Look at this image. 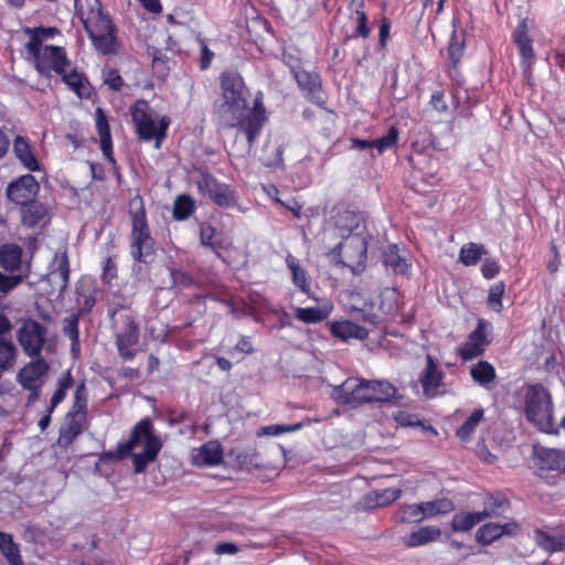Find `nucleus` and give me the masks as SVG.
<instances>
[{"mask_svg": "<svg viewBox=\"0 0 565 565\" xmlns=\"http://www.w3.org/2000/svg\"><path fill=\"white\" fill-rule=\"evenodd\" d=\"M222 97V117L224 124L230 128H237L247 140L250 150L259 137L266 121L267 114L263 102V94L259 92L253 102V107L247 109L248 88L236 71H224L220 75Z\"/></svg>", "mask_w": 565, "mask_h": 565, "instance_id": "f257e3e1", "label": "nucleus"}, {"mask_svg": "<svg viewBox=\"0 0 565 565\" xmlns=\"http://www.w3.org/2000/svg\"><path fill=\"white\" fill-rule=\"evenodd\" d=\"M161 448L162 443L153 434L152 422L145 417L132 427L128 440L118 443L116 450L102 452L99 461L116 462L132 456L135 472L142 473L148 465L156 460Z\"/></svg>", "mask_w": 565, "mask_h": 565, "instance_id": "f03ea898", "label": "nucleus"}, {"mask_svg": "<svg viewBox=\"0 0 565 565\" xmlns=\"http://www.w3.org/2000/svg\"><path fill=\"white\" fill-rule=\"evenodd\" d=\"M74 8L94 47L102 54L115 53L117 28L100 0H74Z\"/></svg>", "mask_w": 565, "mask_h": 565, "instance_id": "7ed1b4c3", "label": "nucleus"}, {"mask_svg": "<svg viewBox=\"0 0 565 565\" xmlns=\"http://www.w3.org/2000/svg\"><path fill=\"white\" fill-rule=\"evenodd\" d=\"M396 387L387 381L347 379L333 390L335 399L356 408L364 404L386 403L396 396Z\"/></svg>", "mask_w": 565, "mask_h": 565, "instance_id": "20e7f679", "label": "nucleus"}, {"mask_svg": "<svg viewBox=\"0 0 565 565\" xmlns=\"http://www.w3.org/2000/svg\"><path fill=\"white\" fill-rule=\"evenodd\" d=\"M131 231L129 253L135 262L151 264L156 258V241L151 235L143 199L136 194L129 201L128 210Z\"/></svg>", "mask_w": 565, "mask_h": 565, "instance_id": "39448f33", "label": "nucleus"}, {"mask_svg": "<svg viewBox=\"0 0 565 565\" xmlns=\"http://www.w3.org/2000/svg\"><path fill=\"white\" fill-rule=\"evenodd\" d=\"M524 402V415L537 430L548 435H557L558 427L554 420L552 394L541 383L524 384L521 387Z\"/></svg>", "mask_w": 565, "mask_h": 565, "instance_id": "423d86ee", "label": "nucleus"}, {"mask_svg": "<svg viewBox=\"0 0 565 565\" xmlns=\"http://www.w3.org/2000/svg\"><path fill=\"white\" fill-rule=\"evenodd\" d=\"M530 468L543 483L557 486L565 475V450L542 445H533L530 456Z\"/></svg>", "mask_w": 565, "mask_h": 565, "instance_id": "0eeeda50", "label": "nucleus"}, {"mask_svg": "<svg viewBox=\"0 0 565 565\" xmlns=\"http://www.w3.org/2000/svg\"><path fill=\"white\" fill-rule=\"evenodd\" d=\"M130 114L138 139L146 142L154 140L156 148H160L162 141L167 138L171 122L170 118L162 116L156 124L151 116L149 103L145 99H138L130 107Z\"/></svg>", "mask_w": 565, "mask_h": 565, "instance_id": "6e6552de", "label": "nucleus"}, {"mask_svg": "<svg viewBox=\"0 0 565 565\" xmlns=\"http://www.w3.org/2000/svg\"><path fill=\"white\" fill-rule=\"evenodd\" d=\"M333 252L338 253L343 266L349 267L353 274H362L366 268L367 241L362 233L343 238Z\"/></svg>", "mask_w": 565, "mask_h": 565, "instance_id": "1a4fd4ad", "label": "nucleus"}, {"mask_svg": "<svg viewBox=\"0 0 565 565\" xmlns=\"http://www.w3.org/2000/svg\"><path fill=\"white\" fill-rule=\"evenodd\" d=\"M196 185L200 193L207 195L220 207L228 209L237 204L236 191L209 172L200 173Z\"/></svg>", "mask_w": 565, "mask_h": 565, "instance_id": "9d476101", "label": "nucleus"}, {"mask_svg": "<svg viewBox=\"0 0 565 565\" xmlns=\"http://www.w3.org/2000/svg\"><path fill=\"white\" fill-rule=\"evenodd\" d=\"M290 72L296 79V83L301 90L302 95L312 104L318 107L327 108V98L323 96L322 79L318 72L306 71L298 64H288Z\"/></svg>", "mask_w": 565, "mask_h": 565, "instance_id": "9b49d317", "label": "nucleus"}, {"mask_svg": "<svg viewBox=\"0 0 565 565\" xmlns=\"http://www.w3.org/2000/svg\"><path fill=\"white\" fill-rule=\"evenodd\" d=\"M47 330L38 320H24L18 331V341L24 353L30 358L41 356Z\"/></svg>", "mask_w": 565, "mask_h": 565, "instance_id": "f8f14e48", "label": "nucleus"}, {"mask_svg": "<svg viewBox=\"0 0 565 565\" xmlns=\"http://www.w3.org/2000/svg\"><path fill=\"white\" fill-rule=\"evenodd\" d=\"M41 55L34 67L42 76L49 77L52 72L60 75L65 68H70L72 65L71 60L67 57L66 50L63 46L44 45Z\"/></svg>", "mask_w": 565, "mask_h": 565, "instance_id": "ddd939ff", "label": "nucleus"}, {"mask_svg": "<svg viewBox=\"0 0 565 565\" xmlns=\"http://www.w3.org/2000/svg\"><path fill=\"white\" fill-rule=\"evenodd\" d=\"M40 184L32 174H23L12 180L7 186V198L17 205H22L35 199Z\"/></svg>", "mask_w": 565, "mask_h": 565, "instance_id": "4468645a", "label": "nucleus"}, {"mask_svg": "<svg viewBox=\"0 0 565 565\" xmlns=\"http://www.w3.org/2000/svg\"><path fill=\"white\" fill-rule=\"evenodd\" d=\"M512 39L520 54L521 66L525 73H530L532 65L535 62V54L533 50V40L529 33L526 19H523L518 23L512 33Z\"/></svg>", "mask_w": 565, "mask_h": 565, "instance_id": "2eb2a0df", "label": "nucleus"}, {"mask_svg": "<svg viewBox=\"0 0 565 565\" xmlns=\"http://www.w3.org/2000/svg\"><path fill=\"white\" fill-rule=\"evenodd\" d=\"M139 328L135 320H128L124 329L116 334V345L119 356L131 361L138 353Z\"/></svg>", "mask_w": 565, "mask_h": 565, "instance_id": "dca6fc26", "label": "nucleus"}, {"mask_svg": "<svg viewBox=\"0 0 565 565\" xmlns=\"http://www.w3.org/2000/svg\"><path fill=\"white\" fill-rule=\"evenodd\" d=\"M203 305L205 309H210L211 313L221 317L224 315H234L238 317L242 316H252L253 315V307L248 306L246 302H244L241 299H230V300H217L214 297L204 296L203 297Z\"/></svg>", "mask_w": 565, "mask_h": 565, "instance_id": "f3484780", "label": "nucleus"}, {"mask_svg": "<svg viewBox=\"0 0 565 565\" xmlns=\"http://www.w3.org/2000/svg\"><path fill=\"white\" fill-rule=\"evenodd\" d=\"M331 221L338 234L345 238L359 233L358 231L363 223V216L360 212L348 207H338L334 210Z\"/></svg>", "mask_w": 565, "mask_h": 565, "instance_id": "a211bd4d", "label": "nucleus"}, {"mask_svg": "<svg viewBox=\"0 0 565 565\" xmlns=\"http://www.w3.org/2000/svg\"><path fill=\"white\" fill-rule=\"evenodd\" d=\"M445 373L439 369L431 355L426 356V366L420 373L419 383L423 393L428 398H434L438 394L439 387L443 385Z\"/></svg>", "mask_w": 565, "mask_h": 565, "instance_id": "6ab92c4d", "label": "nucleus"}, {"mask_svg": "<svg viewBox=\"0 0 565 565\" xmlns=\"http://www.w3.org/2000/svg\"><path fill=\"white\" fill-rule=\"evenodd\" d=\"M32 359L18 372L17 380L22 387L43 385V377L50 370L49 363L42 356H34Z\"/></svg>", "mask_w": 565, "mask_h": 565, "instance_id": "aec40b11", "label": "nucleus"}, {"mask_svg": "<svg viewBox=\"0 0 565 565\" xmlns=\"http://www.w3.org/2000/svg\"><path fill=\"white\" fill-rule=\"evenodd\" d=\"M488 343L487 326L483 320H479L477 328L468 335L458 353L465 361L472 360L484 352Z\"/></svg>", "mask_w": 565, "mask_h": 565, "instance_id": "412c9836", "label": "nucleus"}, {"mask_svg": "<svg viewBox=\"0 0 565 565\" xmlns=\"http://www.w3.org/2000/svg\"><path fill=\"white\" fill-rule=\"evenodd\" d=\"M95 115L96 130L98 132L100 140V150L106 160L108 161V163L111 164V167L118 171L119 167L113 153V140L108 118L100 107L96 108Z\"/></svg>", "mask_w": 565, "mask_h": 565, "instance_id": "4be33fe9", "label": "nucleus"}, {"mask_svg": "<svg viewBox=\"0 0 565 565\" xmlns=\"http://www.w3.org/2000/svg\"><path fill=\"white\" fill-rule=\"evenodd\" d=\"M330 332L334 338L344 342L352 339L364 340L369 335V330L353 320H333L330 323Z\"/></svg>", "mask_w": 565, "mask_h": 565, "instance_id": "5701e85b", "label": "nucleus"}, {"mask_svg": "<svg viewBox=\"0 0 565 565\" xmlns=\"http://www.w3.org/2000/svg\"><path fill=\"white\" fill-rule=\"evenodd\" d=\"M349 8L355 14L354 31L344 38L343 43H348L353 39H367L371 35L372 29L369 24V18L365 12V0H351Z\"/></svg>", "mask_w": 565, "mask_h": 565, "instance_id": "b1692460", "label": "nucleus"}, {"mask_svg": "<svg viewBox=\"0 0 565 565\" xmlns=\"http://www.w3.org/2000/svg\"><path fill=\"white\" fill-rule=\"evenodd\" d=\"M86 419L66 414L58 430L57 446L64 449L68 448L82 435Z\"/></svg>", "mask_w": 565, "mask_h": 565, "instance_id": "393cba45", "label": "nucleus"}, {"mask_svg": "<svg viewBox=\"0 0 565 565\" xmlns=\"http://www.w3.org/2000/svg\"><path fill=\"white\" fill-rule=\"evenodd\" d=\"M11 328L10 320H0V373L12 369L17 362L18 350L10 339L3 333Z\"/></svg>", "mask_w": 565, "mask_h": 565, "instance_id": "a878e982", "label": "nucleus"}, {"mask_svg": "<svg viewBox=\"0 0 565 565\" xmlns=\"http://www.w3.org/2000/svg\"><path fill=\"white\" fill-rule=\"evenodd\" d=\"M20 214L22 224L30 228L35 227L38 225H44L47 222L46 206L35 199L28 203L22 204Z\"/></svg>", "mask_w": 565, "mask_h": 565, "instance_id": "bb28decb", "label": "nucleus"}, {"mask_svg": "<svg viewBox=\"0 0 565 565\" xmlns=\"http://www.w3.org/2000/svg\"><path fill=\"white\" fill-rule=\"evenodd\" d=\"M13 151L22 166L31 172L40 171V162L36 159L29 140L18 135L13 140Z\"/></svg>", "mask_w": 565, "mask_h": 565, "instance_id": "cd10ccee", "label": "nucleus"}, {"mask_svg": "<svg viewBox=\"0 0 565 565\" xmlns=\"http://www.w3.org/2000/svg\"><path fill=\"white\" fill-rule=\"evenodd\" d=\"M0 270L23 273L22 248L15 244L0 246Z\"/></svg>", "mask_w": 565, "mask_h": 565, "instance_id": "c85d7f7f", "label": "nucleus"}, {"mask_svg": "<svg viewBox=\"0 0 565 565\" xmlns=\"http://www.w3.org/2000/svg\"><path fill=\"white\" fill-rule=\"evenodd\" d=\"M441 536V531L436 525H424L411 532L403 539L407 547H417L431 542H436Z\"/></svg>", "mask_w": 565, "mask_h": 565, "instance_id": "c756f323", "label": "nucleus"}, {"mask_svg": "<svg viewBox=\"0 0 565 565\" xmlns=\"http://www.w3.org/2000/svg\"><path fill=\"white\" fill-rule=\"evenodd\" d=\"M223 448L217 441H207L201 446L199 454L195 457L198 466H217L223 460Z\"/></svg>", "mask_w": 565, "mask_h": 565, "instance_id": "7c9ffc66", "label": "nucleus"}, {"mask_svg": "<svg viewBox=\"0 0 565 565\" xmlns=\"http://www.w3.org/2000/svg\"><path fill=\"white\" fill-rule=\"evenodd\" d=\"M286 265L291 273L294 285L305 294L310 292L311 279L306 268L300 265L297 257L291 254L286 256Z\"/></svg>", "mask_w": 565, "mask_h": 565, "instance_id": "2f4dec72", "label": "nucleus"}, {"mask_svg": "<svg viewBox=\"0 0 565 565\" xmlns=\"http://www.w3.org/2000/svg\"><path fill=\"white\" fill-rule=\"evenodd\" d=\"M96 288L92 286H78L75 291V303L77 315H71L70 318H78L81 315H88L96 303Z\"/></svg>", "mask_w": 565, "mask_h": 565, "instance_id": "473e14b6", "label": "nucleus"}, {"mask_svg": "<svg viewBox=\"0 0 565 565\" xmlns=\"http://www.w3.org/2000/svg\"><path fill=\"white\" fill-rule=\"evenodd\" d=\"M0 553L9 565H24L20 545L14 542L12 534L0 531Z\"/></svg>", "mask_w": 565, "mask_h": 565, "instance_id": "72a5a7b5", "label": "nucleus"}, {"mask_svg": "<svg viewBox=\"0 0 565 565\" xmlns=\"http://www.w3.org/2000/svg\"><path fill=\"white\" fill-rule=\"evenodd\" d=\"M62 81L67 85L70 89H72L79 98L88 97L89 89L86 87L85 82H87L85 75L76 71V68H65L62 74H60Z\"/></svg>", "mask_w": 565, "mask_h": 565, "instance_id": "f704fd0d", "label": "nucleus"}, {"mask_svg": "<svg viewBox=\"0 0 565 565\" xmlns=\"http://www.w3.org/2000/svg\"><path fill=\"white\" fill-rule=\"evenodd\" d=\"M510 507L508 498L500 492L488 494L483 500V510L481 511L484 519L499 516Z\"/></svg>", "mask_w": 565, "mask_h": 565, "instance_id": "c9c22d12", "label": "nucleus"}, {"mask_svg": "<svg viewBox=\"0 0 565 565\" xmlns=\"http://www.w3.org/2000/svg\"><path fill=\"white\" fill-rule=\"evenodd\" d=\"M56 267L53 268L49 278L52 282L58 286L60 291H64L70 280V262L66 253H63L55 258Z\"/></svg>", "mask_w": 565, "mask_h": 565, "instance_id": "e433bc0d", "label": "nucleus"}, {"mask_svg": "<svg viewBox=\"0 0 565 565\" xmlns=\"http://www.w3.org/2000/svg\"><path fill=\"white\" fill-rule=\"evenodd\" d=\"M472 380L481 385L488 386L497 379L495 369L488 361H479L470 367Z\"/></svg>", "mask_w": 565, "mask_h": 565, "instance_id": "4c0bfd02", "label": "nucleus"}, {"mask_svg": "<svg viewBox=\"0 0 565 565\" xmlns=\"http://www.w3.org/2000/svg\"><path fill=\"white\" fill-rule=\"evenodd\" d=\"M87 390L85 383L82 382L76 386L73 404L66 414L82 419H87Z\"/></svg>", "mask_w": 565, "mask_h": 565, "instance_id": "58836bf2", "label": "nucleus"}, {"mask_svg": "<svg viewBox=\"0 0 565 565\" xmlns=\"http://www.w3.org/2000/svg\"><path fill=\"white\" fill-rule=\"evenodd\" d=\"M484 516L480 512H459L456 513L451 521V527L457 532H467L482 522Z\"/></svg>", "mask_w": 565, "mask_h": 565, "instance_id": "ea45409f", "label": "nucleus"}, {"mask_svg": "<svg viewBox=\"0 0 565 565\" xmlns=\"http://www.w3.org/2000/svg\"><path fill=\"white\" fill-rule=\"evenodd\" d=\"M383 264L392 268L395 274H405L408 269L406 259L399 255V249L395 244L388 245L383 252Z\"/></svg>", "mask_w": 565, "mask_h": 565, "instance_id": "a19ab883", "label": "nucleus"}, {"mask_svg": "<svg viewBox=\"0 0 565 565\" xmlns=\"http://www.w3.org/2000/svg\"><path fill=\"white\" fill-rule=\"evenodd\" d=\"M74 385V379L70 370H67L57 381V387L54 391L50 405L49 412L54 409L65 399L67 391Z\"/></svg>", "mask_w": 565, "mask_h": 565, "instance_id": "79ce46f5", "label": "nucleus"}, {"mask_svg": "<svg viewBox=\"0 0 565 565\" xmlns=\"http://www.w3.org/2000/svg\"><path fill=\"white\" fill-rule=\"evenodd\" d=\"M395 519L402 523H418L426 519L423 502L419 504H405L399 508Z\"/></svg>", "mask_w": 565, "mask_h": 565, "instance_id": "37998d69", "label": "nucleus"}, {"mask_svg": "<svg viewBox=\"0 0 565 565\" xmlns=\"http://www.w3.org/2000/svg\"><path fill=\"white\" fill-rule=\"evenodd\" d=\"M486 253L483 245L469 242L460 248L459 260L465 266H475Z\"/></svg>", "mask_w": 565, "mask_h": 565, "instance_id": "c03bdc74", "label": "nucleus"}, {"mask_svg": "<svg viewBox=\"0 0 565 565\" xmlns=\"http://www.w3.org/2000/svg\"><path fill=\"white\" fill-rule=\"evenodd\" d=\"M483 414L484 412L482 408H476L463 422V424L457 429L456 436L462 441L469 440L477 426L483 419Z\"/></svg>", "mask_w": 565, "mask_h": 565, "instance_id": "a18cd8bd", "label": "nucleus"}, {"mask_svg": "<svg viewBox=\"0 0 565 565\" xmlns=\"http://www.w3.org/2000/svg\"><path fill=\"white\" fill-rule=\"evenodd\" d=\"M507 527L508 524L487 523L478 529L477 539L482 544H491L508 532Z\"/></svg>", "mask_w": 565, "mask_h": 565, "instance_id": "49530a36", "label": "nucleus"}, {"mask_svg": "<svg viewBox=\"0 0 565 565\" xmlns=\"http://www.w3.org/2000/svg\"><path fill=\"white\" fill-rule=\"evenodd\" d=\"M534 540L541 548L550 553L563 551L565 548L563 540H559L541 529H536L534 531Z\"/></svg>", "mask_w": 565, "mask_h": 565, "instance_id": "de8ad7c7", "label": "nucleus"}, {"mask_svg": "<svg viewBox=\"0 0 565 565\" xmlns=\"http://www.w3.org/2000/svg\"><path fill=\"white\" fill-rule=\"evenodd\" d=\"M426 519L439 514H448L455 510V503L449 498H440L423 502Z\"/></svg>", "mask_w": 565, "mask_h": 565, "instance_id": "09e8293b", "label": "nucleus"}, {"mask_svg": "<svg viewBox=\"0 0 565 565\" xmlns=\"http://www.w3.org/2000/svg\"><path fill=\"white\" fill-rule=\"evenodd\" d=\"M195 211V202L188 194L177 196L173 204V217L177 221H183L191 216Z\"/></svg>", "mask_w": 565, "mask_h": 565, "instance_id": "8fccbe9b", "label": "nucleus"}, {"mask_svg": "<svg viewBox=\"0 0 565 565\" xmlns=\"http://www.w3.org/2000/svg\"><path fill=\"white\" fill-rule=\"evenodd\" d=\"M332 308L333 306L329 300L318 301L316 306L299 308L296 318H328Z\"/></svg>", "mask_w": 565, "mask_h": 565, "instance_id": "3c124183", "label": "nucleus"}, {"mask_svg": "<svg viewBox=\"0 0 565 565\" xmlns=\"http://www.w3.org/2000/svg\"><path fill=\"white\" fill-rule=\"evenodd\" d=\"M399 139V130L396 126H391L386 135L374 139V148L377 150L379 154L392 149L396 146Z\"/></svg>", "mask_w": 565, "mask_h": 565, "instance_id": "603ef678", "label": "nucleus"}, {"mask_svg": "<svg viewBox=\"0 0 565 565\" xmlns=\"http://www.w3.org/2000/svg\"><path fill=\"white\" fill-rule=\"evenodd\" d=\"M465 51V41L459 40L457 32L454 31L448 44L447 53L450 62V66L456 68L463 55Z\"/></svg>", "mask_w": 565, "mask_h": 565, "instance_id": "864d4df0", "label": "nucleus"}, {"mask_svg": "<svg viewBox=\"0 0 565 565\" xmlns=\"http://www.w3.org/2000/svg\"><path fill=\"white\" fill-rule=\"evenodd\" d=\"M25 275L19 271H1L0 270V292L7 294L22 282Z\"/></svg>", "mask_w": 565, "mask_h": 565, "instance_id": "5fc2aeb1", "label": "nucleus"}, {"mask_svg": "<svg viewBox=\"0 0 565 565\" xmlns=\"http://www.w3.org/2000/svg\"><path fill=\"white\" fill-rule=\"evenodd\" d=\"M117 258L118 254H109L106 255L105 259L103 260L100 277L108 285H110L115 278H117Z\"/></svg>", "mask_w": 565, "mask_h": 565, "instance_id": "6e6d98bb", "label": "nucleus"}, {"mask_svg": "<svg viewBox=\"0 0 565 565\" xmlns=\"http://www.w3.org/2000/svg\"><path fill=\"white\" fill-rule=\"evenodd\" d=\"M504 295V284L497 282L490 287L488 296V306L495 312H500L502 308V297Z\"/></svg>", "mask_w": 565, "mask_h": 565, "instance_id": "4d7b16f0", "label": "nucleus"}, {"mask_svg": "<svg viewBox=\"0 0 565 565\" xmlns=\"http://www.w3.org/2000/svg\"><path fill=\"white\" fill-rule=\"evenodd\" d=\"M67 324L64 327L65 334L71 339V351L73 356L76 358L79 354V330H78V321L79 320H66Z\"/></svg>", "mask_w": 565, "mask_h": 565, "instance_id": "13d9d810", "label": "nucleus"}, {"mask_svg": "<svg viewBox=\"0 0 565 565\" xmlns=\"http://www.w3.org/2000/svg\"><path fill=\"white\" fill-rule=\"evenodd\" d=\"M379 495V502L382 508L387 507L399 499L402 490L397 488H386L383 490H376Z\"/></svg>", "mask_w": 565, "mask_h": 565, "instance_id": "bf43d9fd", "label": "nucleus"}, {"mask_svg": "<svg viewBox=\"0 0 565 565\" xmlns=\"http://www.w3.org/2000/svg\"><path fill=\"white\" fill-rule=\"evenodd\" d=\"M501 269L500 264L494 258H486L481 265V274L486 279H492L499 275Z\"/></svg>", "mask_w": 565, "mask_h": 565, "instance_id": "052dcab7", "label": "nucleus"}, {"mask_svg": "<svg viewBox=\"0 0 565 565\" xmlns=\"http://www.w3.org/2000/svg\"><path fill=\"white\" fill-rule=\"evenodd\" d=\"M302 427H303L302 423H296L292 425H286V424L270 425V426L264 427L263 430L265 434H268V435H279V434H284V433L297 431V430L301 429Z\"/></svg>", "mask_w": 565, "mask_h": 565, "instance_id": "680f3d73", "label": "nucleus"}, {"mask_svg": "<svg viewBox=\"0 0 565 565\" xmlns=\"http://www.w3.org/2000/svg\"><path fill=\"white\" fill-rule=\"evenodd\" d=\"M25 49L32 55L34 64L40 60L43 53L42 41L35 33H31L30 41L25 44Z\"/></svg>", "mask_w": 565, "mask_h": 565, "instance_id": "e2e57ef3", "label": "nucleus"}, {"mask_svg": "<svg viewBox=\"0 0 565 565\" xmlns=\"http://www.w3.org/2000/svg\"><path fill=\"white\" fill-rule=\"evenodd\" d=\"M105 84L115 92H119L124 86V79L120 76L118 70L110 68L107 71L105 76Z\"/></svg>", "mask_w": 565, "mask_h": 565, "instance_id": "0e129e2a", "label": "nucleus"}, {"mask_svg": "<svg viewBox=\"0 0 565 565\" xmlns=\"http://www.w3.org/2000/svg\"><path fill=\"white\" fill-rule=\"evenodd\" d=\"M171 279L175 287H189L193 284V278L190 274L178 269L171 270Z\"/></svg>", "mask_w": 565, "mask_h": 565, "instance_id": "69168bd1", "label": "nucleus"}, {"mask_svg": "<svg viewBox=\"0 0 565 565\" xmlns=\"http://www.w3.org/2000/svg\"><path fill=\"white\" fill-rule=\"evenodd\" d=\"M391 32V21L387 18H383L379 29V46L386 49Z\"/></svg>", "mask_w": 565, "mask_h": 565, "instance_id": "338daca9", "label": "nucleus"}, {"mask_svg": "<svg viewBox=\"0 0 565 565\" xmlns=\"http://www.w3.org/2000/svg\"><path fill=\"white\" fill-rule=\"evenodd\" d=\"M216 237V228L212 225L203 224L200 228V242L203 246L212 245Z\"/></svg>", "mask_w": 565, "mask_h": 565, "instance_id": "774afa93", "label": "nucleus"}]
</instances>
